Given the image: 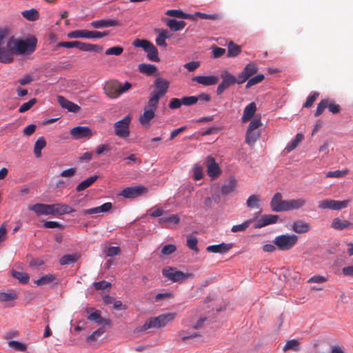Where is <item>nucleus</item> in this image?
<instances>
[{
  "instance_id": "6ab92c4d",
  "label": "nucleus",
  "mask_w": 353,
  "mask_h": 353,
  "mask_svg": "<svg viewBox=\"0 0 353 353\" xmlns=\"http://www.w3.org/2000/svg\"><path fill=\"white\" fill-rule=\"evenodd\" d=\"M330 227L336 230H345L353 228V223L348 220L335 217L332 219Z\"/></svg>"
},
{
  "instance_id": "bf43d9fd",
  "label": "nucleus",
  "mask_w": 353,
  "mask_h": 353,
  "mask_svg": "<svg viewBox=\"0 0 353 353\" xmlns=\"http://www.w3.org/2000/svg\"><path fill=\"white\" fill-rule=\"evenodd\" d=\"M151 43L152 42L148 40L137 39L133 41L132 45L136 48H141L144 51H145L147 50V48L150 47Z\"/></svg>"
},
{
  "instance_id": "423d86ee",
  "label": "nucleus",
  "mask_w": 353,
  "mask_h": 353,
  "mask_svg": "<svg viewBox=\"0 0 353 353\" xmlns=\"http://www.w3.org/2000/svg\"><path fill=\"white\" fill-rule=\"evenodd\" d=\"M162 274L163 276L172 282H182L187 279L193 278L192 273H184L177 270L176 268L168 267L163 270Z\"/></svg>"
},
{
  "instance_id": "dca6fc26",
  "label": "nucleus",
  "mask_w": 353,
  "mask_h": 353,
  "mask_svg": "<svg viewBox=\"0 0 353 353\" xmlns=\"http://www.w3.org/2000/svg\"><path fill=\"white\" fill-rule=\"evenodd\" d=\"M258 71V67L255 63L250 62L248 63L243 71L238 74L239 77V81L241 83H245L249 78L256 74Z\"/></svg>"
},
{
  "instance_id": "c03bdc74",
  "label": "nucleus",
  "mask_w": 353,
  "mask_h": 353,
  "mask_svg": "<svg viewBox=\"0 0 353 353\" xmlns=\"http://www.w3.org/2000/svg\"><path fill=\"white\" fill-rule=\"evenodd\" d=\"M55 280H56V277L54 275L48 274L43 275L40 279L34 281V283L37 285L41 286V285H44L51 283L54 282Z\"/></svg>"
},
{
  "instance_id": "052dcab7",
  "label": "nucleus",
  "mask_w": 353,
  "mask_h": 353,
  "mask_svg": "<svg viewBox=\"0 0 353 353\" xmlns=\"http://www.w3.org/2000/svg\"><path fill=\"white\" fill-rule=\"evenodd\" d=\"M253 219H249L245 221L241 224L233 225L231 230L233 232H238L245 230L252 223Z\"/></svg>"
},
{
  "instance_id": "f704fd0d",
  "label": "nucleus",
  "mask_w": 353,
  "mask_h": 353,
  "mask_svg": "<svg viewBox=\"0 0 353 353\" xmlns=\"http://www.w3.org/2000/svg\"><path fill=\"white\" fill-rule=\"evenodd\" d=\"M166 25L170 28L171 30L179 31L182 30L185 26L186 23L184 21H176L174 19H167Z\"/></svg>"
},
{
  "instance_id": "39448f33",
  "label": "nucleus",
  "mask_w": 353,
  "mask_h": 353,
  "mask_svg": "<svg viewBox=\"0 0 353 353\" xmlns=\"http://www.w3.org/2000/svg\"><path fill=\"white\" fill-rule=\"evenodd\" d=\"M221 78L222 79L221 83L218 85L216 89L218 95L221 94L225 90L236 83L242 84L241 82L239 81V76L236 77L228 70H224L221 72Z\"/></svg>"
},
{
  "instance_id": "1a4fd4ad",
  "label": "nucleus",
  "mask_w": 353,
  "mask_h": 353,
  "mask_svg": "<svg viewBox=\"0 0 353 353\" xmlns=\"http://www.w3.org/2000/svg\"><path fill=\"white\" fill-rule=\"evenodd\" d=\"M349 203V200L336 201L326 199L318 201V208L321 210H341L347 208Z\"/></svg>"
},
{
  "instance_id": "20e7f679",
  "label": "nucleus",
  "mask_w": 353,
  "mask_h": 353,
  "mask_svg": "<svg viewBox=\"0 0 353 353\" xmlns=\"http://www.w3.org/2000/svg\"><path fill=\"white\" fill-rule=\"evenodd\" d=\"M299 240L296 234H281L276 236L273 243L281 251H288L291 250L297 243Z\"/></svg>"
},
{
  "instance_id": "2eb2a0df",
  "label": "nucleus",
  "mask_w": 353,
  "mask_h": 353,
  "mask_svg": "<svg viewBox=\"0 0 353 353\" xmlns=\"http://www.w3.org/2000/svg\"><path fill=\"white\" fill-rule=\"evenodd\" d=\"M70 134L74 139H81L90 138L92 132L88 126H77L70 130Z\"/></svg>"
},
{
  "instance_id": "ddd939ff",
  "label": "nucleus",
  "mask_w": 353,
  "mask_h": 353,
  "mask_svg": "<svg viewBox=\"0 0 353 353\" xmlns=\"http://www.w3.org/2000/svg\"><path fill=\"white\" fill-rule=\"evenodd\" d=\"M147 192V188L142 185L128 187L124 188L119 194L124 198L133 199Z\"/></svg>"
},
{
  "instance_id": "9b49d317",
  "label": "nucleus",
  "mask_w": 353,
  "mask_h": 353,
  "mask_svg": "<svg viewBox=\"0 0 353 353\" xmlns=\"http://www.w3.org/2000/svg\"><path fill=\"white\" fill-rule=\"evenodd\" d=\"M201 336L199 332L194 330L192 323L186 324L185 327L179 331L176 334V341L185 342L189 339Z\"/></svg>"
},
{
  "instance_id": "f8f14e48",
  "label": "nucleus",
  "mask_w": 353,
  "mask_h": 353,
  "mask_svg": "<svg viewBox=\"0 0 353 353\" xmlns=\"http://www.w3.org/2000/svg\"><path fill=\"white\" fill-rule=\"evenodd\" d=\"M205 164L207 168L208 175L211 179H215L221 174V170L219 164L215 161L214 158L212 156L207 157Z\"/></svg>"
},
{
  "instance_id": "a19ab883",
  "label": "nucleus",
  "mask_w": 353,
  "mask_h": 353,
  "mask_svg": "<svg viewBox=\"0 0 353 353\" xmlns=\"http://www.w3.org/2000/svg\"><path fill=\"white\" fill-rule=\"evenodd\" d=\"M11 275L22 284L28 283L30 279L28 274L23 272H19L14 270L11 271Z\"/></svg>"
},
{
  "instance_id": "cd10ccee",
  "label": "nucleus",
  "mask_w": 353,
  "mask_h": 353,
  "mask_svg": "<svg viewBox=\"0 0 353 353\" xmlns=\"http://www.w3.org/2000/svg\"><path fill=\"white\" fill-rule=\"evenodd\" d=\"M306 203V201L303 198L293 199L287 200L285 211L298 210L303 208Z\"/></svg>"
},
{
  "instance_id": "de8ad7c7",
  "label": "nucleus",
  "mask_w": 353,
  "mask_h": 353,
  "mask_svg": "<svg viewBox=\"0 0 353 353\" xmlns=\"http://www.w3.org/2000/svg\"><path fill=\"white\" fill-rule=\"evenodd\" d=\"M159 99V97L152 93V97L149 99L148 102L144 108L156 112Z\"/></svg>"
},
{
  "instance_id": "4c0bfd02",
  "label": "nucleus",
  "mask_w": 353,
  "mask_h": 353,
  "mask_svg": "<svg viewBox=\"0 0 353 353\" xmlns=\"http://www.w3.org/2000/svg\"><path fill=\"white\" fill-rule=\"evenodd\" d=\"M147 53V58L152 61L157 62L159 61V53L157 48L152 43L147 50L145 51Z\"/></svg>"
},
{
  "instance_id": "c85d7f7f",
  "label": "nucleus",
  "mask_w": 353,
  "mask_h": 353,
  "mask_svg": "<svg viewBox=\"0 0 353 353\" xmlns=\"http://www.w3.org/2000/svg\"><path fill=\"white\" fill-rule=\"evenodd\" d=\"M256 111V106L255 103L252 102L245 106L243 114L241 118L242 122L246 123L250 121L254 115Z\"/></svg>"
},
{
  "instance_id": "a18cd8bd",
  "label": "nucleus",
  "mask_w": 353,
  "mask_h": 353,
  "mask_svg": "<svg viewBox=\"0 0 353 353\" xmlns=\"http://www.w3.org/2000/svg\"><path fill=\"white\" fill-rule=\"evenodd\" d=\"M300 350V343L296 339L288 341L283 347V352L288 350L299 351Z\"/></svg>"
},
{
  "instance_id": "4468645a",
  "label": "nucleus",
  "mask_w": 353,
  "mask_h": 353,
  "mask_svg": "<svg viewBox=\"0 0 353 353\" xmlns=\"http://www.w3.org/2000/svg\"><path fill=\"white\" fill-rule=\"evenodd\" d=\"M154 85L155 90L153 92V94L161 98L167 93L170 86V82L165 79L159 77L155 79Z\"/></svg>"
},
{
  "instance_id": "2f4dec72",
  "label": "nucleus",
  "mask_w": 353,
  "mask_h": 353,
  "mask_svg": "<svg viewBox=\"0 0 353 353\" xmlns=\"http://www.w3.org/2000/svg\"><path fill=\"white\" fill-rule=\"evenodd\" d=\"M54 216L55 215H63L70 214L74 212V209L68 205L63 203H54Z\"/></svg>"
},
{
  "instance_id": "0e129e2a",
  "label": "nucleus",
  "mask_w": 353,
  "mask_h": 353,
  "mask_svg": "<svg viewBox=\"0 0 353 353\" xmlns=\"http://www.w3.org/2000/svg\"><path fill=\"white\" fill-rule=\"evenodd\" d=\"M8 345L17 351L24 352L26 350V345L17 341H10Z\"/></svg>"
},
{
  "instance_id": "864d4df0",
  "label": "nucleus",
  "mask_w": 353,
  "mask_h": 353,
  "mask_svg": "<svg viewBox=\"0 0 353 353\" xmlns=\"http://www.w3.org/2000/svg\"><path fill=\"white\" fill-rule=\"evenodd\" d=\"M303 139V136L301 134H297L295 137V139L292 140L285 148L287 152H291L294 150L298 144L302 141Z\"/></svg>"
},
{
  "instance_id": "a211bd4d",
  "label": "nucleus",
  "mask_w": 353,
  "mask_h": 353,
  "mask_svg": "<svg viewBox=\"0 0 353 353\" xmlns=\"http://www.w3.org/2000/svg\"><path fill=\"white\" fill-rule=\"evenodd\" d=\"M105 94L112 99H116L120 96L119 82L117 81H110L108 82L104 87Z\"/></svg>"
},
{
  "instance_id": "0eeeda50",
  "label": "nucleus",
  "mask_w": 353,
  "mask_h": 353,
  "mask_svg": "<svg viewBox=\"0 0 353 353\" xmlns=\"http://www.w3.org/2000/svg\"><path fill=\"white\" fill-rule=\"evenodd\" d=\"M262 125L260 118L254 119L250 123L245 137V142L248 145H253L259 138L260 133L257 129Z\"/></svg>"
},
{
  "instance_id": "bb28decb",
  "label": "nucleus",
  "mask_w": 353,
  "mask_h": 353,
  "mask_svg": "<svg viewBox=\"0 0 353 353\" xmlns=\"http://www.w3.org/2000/svg\"><path fill=\"white\" fill-rule=\"evenodd\" d=\"M154 117L155 112L144 108L143 114L139 117V121L143 126L149 127L150 121Z\"/></svg>"
},
{
  "instance_id": "6e6d98bb",
  "label": "nucleus",
  "mask_w": 353,
  "mask_h": 353,
  "mask_svg": "<svg viewBox=\"0 0 353 353\" xmlns=\"http://www.w3.org/2000/svg\"><path fill=\"white\" fill-rule=\"evenodd\" d=\"M17 299V294L13 292H0V301L9 302Z\"/></svg>"
},
{
  "instance_id": "412c9836",
  "label": "nucleus",
  "mask_w": 353,
  "mask_h": 353,
  "mask_svg": "<svg viewBox=\"0 0 353 353\" xmlns=\"http://www.w3.org/2000/svg\"><path fill=\"white\" fill-rule=\"evenodd\" d=\"M233 247L232 243H221L217 245H209L206 248V251L212 253L225 254Z\"/></svg>"
},
{
  "instance_id": "7c9ffc66",
  "label": "nucleus",
  "mask_w": 353,
  "mask_h": 353,
  "mask_svg": "<svg viewBox=\"0 0 353 353\" xmlns=\"http://www.w3.org/2000/svg\"><path fill=\"white\" fill-rule=\"evenodd\" d=\"M292 230L296 233H306L310 230V225L302 220H298L293 223Z\"/></svg>"
},
{
  "instance_id": "338daca9",
  "label": "nucleus",
  "mask_w": 353,
  "mask_h": 353,
  "mask_svg": "<svg viewBox=\"0 0 353 353\" xmlns=\"http://www.w3.org/2000/svg\"><path fill=\"white\" fill-rule=\"evenodd\" d=\"M43 226L46 228H59V230H63L64 228V225L59 223L57 221H46L43 223Z\"/></svg>"
},
{
  "instance_id": "a878e982",
  "label": "nucleus",
  "mask_w": 353,
  "mask_h": 353,
  "mask_svg": "<svg viewBox=\"0 0 353 353\" xmlns=\"http://www.w3.org/2000/svg\"><path fill=\"white\" fill-rule=\"evenodd\" d=\"M57 100L60 105L62 108L67 109L69 112H77L80 110V107L78 105L68 101L62 96H59Z\"/></svg>"
},
{
  "instance_id": "69168bd1",
  "label": "nucleus",
  "mask_w": 353,
  "mask_h": 353,
  "mask_svg": "<svg viewBox=\"0 0 353 353\" xmlns=\"http://www.w3.org/2000/svg\"><path fill=\"white\" fill-rule=\"evenodd\" d=\"M123 52V48L121 46H114L110 48L105 50L106 55H116L119 56Z\"/></svg>"
},
{
  "instance_id": "13d9d810",
  "label": "nucleus",
  "mask_w": 353,
  "mask_h": 353,
  "mask_svg": "<svg viewBox=\"0 0 353 353\" xmlns=\"http://www.w3.org/2000/svg\"><path fill=\"white\" fill-rule=\"evenodd\" d=\"M81 41H61L57 43V47H64L67 48H77L78 49H81Z\"/></svg>"
},
{
  "instance_id": "37998d69",
  "label": "nucleus",
  "mask_w": 353,
  "mask_h": 353,
  "mask_svg": "<svg viewBox=\"0 0 353 353\" xmlns=\"http://www.w3.org/2000/svg\"><path fill=\"white\" fill-rule=\"evenodd\" d=\"M79 258L78 254H65L59 260V263L62 265H69L76 262Z\"/></svg>"
},
{
  "instance_id": "c9c22d12",
  "label": "nucleus",
  "mask_w": 353,
  "mask_h": 353,
  "mask_svg": "<svg viewBox=\"0 0 353 353\" xmlns=\"http://www.w3.org/2000/svg\"><path fill=\"white\" fill-rule=\"evenodd\" d=\"M99 176L97 175H94L86 179L77 185L76 187V190L77 192L84 190L85 189L91 186L97 180Z\"/></svg>"
},
{
  "instance_id": "4d7b16f0",
  "label": "nucleus",
  "mask_w": 353,
  "mask_h": 353,
  "mask_svg": "<svg viewBox=\"0 0 353 353\" xmlns=\"http://www.w3.org/2000/svg\"><path fill=\"white\" fill-rule=\"evenodd\" d=\"M46 204L36 203L33 205L29 206V210L34 211L38 215H46Z\"/></svg>"
},
{
  "instance_id": "f257e3e1",
  "label": "nucleus",
  "mask_w": 353,
  "mask_h": 353,
  "mask_svg": "<svg viewBox=\"0 0 353 353\" xmlns=\"http://www.w3.org/2000/svg\"><path fill=\"white\" fill-rule=\"evenodd\" d=\"M37 39L31 36L26 39H15L13 37L8 39V46L12 47L14 55L29 56L35 50Z\"/></svg>"
},
{
  "instance_id": "e433bc0d",
  "label": "nucleus",
  "mask_w": 353,
  "mask_h": 353,
  "mask_svg": "<svg viewBox=\"0 0 353 353\" xmlns=\"http://www.w3.org/2000/svg\"><path fill=\"white\" fill-rule=\"evenodd\" d=\"M138 68L140 72L148 76L153 75L157 70V68L154 65L148 63H141Z\"/></svg>"
},
{
  "instance_id": "e2e57ef3",
  "label": "nucleus",
  "mask_w": 353,
  "mask_h": 353,
  "mask_svg": "<svg viewBox=\"0 0 353 353\" xmlns=\"http://www.w3.org/2000/svg\"><path fill=\"white\" fill-rule=\"evenodd\" d=\"M36 103H37V99L33 98V99H30L29 101L23 103L20 106V108L19 109V112L20 113H23V112H25L29 110Z\"/></svg>"
},
{
  "instance_id": "5fc2aeb1",
  "label": "nucleus",
  "mask_w": 353,
  "mask_h": 353,
  "mask_svg": "<svg viewBox=\"0 0 353 353\" xmlns=\"http://www.w3.org/2000/svg\"><path fill=\"white\" fill-rule=\"evenodd\" d=\"M264 78L265 77L262 74H257L253 77L249 78V79L247 80L248 82L245 85V88L249 89L252 86L261 83L264 79Z\"/></svg>"
},
{
  "instance_id": "473e14b6",
  "label": "nucleus",
  "mask_w": 353,
  "mask_h": 353,
  "mask_svg": "<svg viewBox=\"0 0 353 353\" xmlns=\"http://www.w3.org/2000/svg\"><path fill=\"white\" fill-rule=\"evenodd\" d=\"M180 221V218L177 214H172L168 217H162L159 220V224L162 228H169L170 224H178Z\"/></svg>"
},
{
  "instance_id": "c756f323",
  "label": "nucleus",
  "mask_w": 353,
  "mask_h": 353,
  "mask_svg": "<svg viewBox=\"0 0 353 353\" xmlns=\"http://www.w3.org/2000/svg\"><path fill=\"white\" fill-rule=\"evenodd\" d=\"M156 32L159 33L158 37L156 38V43L159 46H162L163 48L167 47V43L165 42L166 39H168L170 37V34L169 32L164 29H156Z\"/></svg>"
},
{
  "instance_id": "49530a36",
  "label": "nucleus",
  "mask_w": 353,
  "mask_h": 353,
  "mask_svg": "<svg viewBox=\"0 0 353 353\" xmlns=\"http://www.w3.org/2000/svg\"><path fill=\"white\" fill-rule=\"evenodd\" d=\"M165 14L168 16L181 19H194L192 15L185 14L181 10H168L166 11Z\"/></svg>"
},
{
  "instance_id": "b1692460",
  "label": "nucleus",
  "mask_w": 353,
  "mask_h": 353,
  "mask_svg": "<svg viewBox=\"0 0 353 353\" xmlns=\"http://www.w3.org/2000/svg\"><path fill=\"white\" fill-rule=\"evenodd\" d=\"M192 80L205 86L215 85L219 81V77L216 76H196Z\"/></svg>"
},
{
  "instance_id": "f03ea898",
  "label": "nucleus",
  "mask_w": 353,
  "mask_h": 353,
  "mask_svg": "<svg viewBox=\"0 0 353 353\" xmlns=\"http://www.w3.org/2000/svg\"><path fill=\"white\" fill-rule=\"evenodd\" d=\"M176 313H167L161 314L157 317L149 318L143 325L137 328V331H146L150 328H161L172 322L176 317Z\"/></svg>"
},
{
  "instance_id": "5701e85b",
  "label": "nucleus",
  "mask_w": 353,
  "mask_h": 353,
  "mask_svg": "<svg viewBox=\"0 0 353 353\" xmlns=\"http://www.w3.org/2000/svg\"><path fill=\"white\" fill-rule=\"evenodd\" d=\"M95 30L90 31L87 30H77L68 33V37L72 39L85 38L95 39Z\"/></svg>"
},
{
  "instance_id": "393cba45",
  "label": "nucleus",
  "mask_w": 353,
  "mask_h": 353,
  "mask_svg": "<svg viewBox=\"0 0 353 353\" xmlns=\"http://www.w3.org/2000/svg\"><path fill=\"white\" fill-rule=\"evenodd\" d=\"M112 203L110 202H107L100 206H97V207L90 208V209L83 210L81 213L83 215H87V214H99V213H102V212H107L109 210H110L112 209Z\"/></svg>"
},
{
  "instance_id": "4be33fe9",
  "label": "nucleus",
  "mask_w": 353,
  "mask_h": 353,
  "mask_svg": "<svg viewBox=\"0 0 353 353\" xmlns=\"http://www.w3.org/2000/svg\"><path fill=\"white\" fill-rule=\"evenodd\" d=\"M92 28L99 29L112 26H119L121 23L119 21L109 19L93 21L90 23Z\"/></svg>"
},
{
  "instance_id": "9d476101",
  "label": "nucleus",
  "mask_w": 353,
  "mask_h": 353,
  "mask_svg": "<svg viewBox=\"0 0 353 353\" xmlns=\"http://www.w3.org/2000/svg\"><path fill=\"white\" fill-rule=\"evenodd\" d=\"M327 108L333 114H337L341 111L339 105L336 104L335 102L331 99H322L318 103L314 116L316 117L320 116Z\"/></svg>"
},
{
  "instance_id": "72a5a7b5",
  "label": "nucleus",
  "mask_w": 353,
  "mask_h": 353,
  "mask_svg": "<svg viewBox=\"0 0 353 353\" xmlns=\"http://www.w3.org/2000/svg\"><path fill=\"white\" fill-rule=\"evenodd\" d=\"M236 185V180L234 177H230L228 181L225 182L221 187V193L227 195L231 193Z\"/></svg>"
},
{
  "instance_id": "ea45409f",
  "label": "nucleus",
  "mask_w": 353,
  "mask_h": 353,
  "mask_svg": "<svg viewBox=\"0 0 353 353\" xmlns=\"http://www.w3.org/2000/svg\"><path fill=\"white\" fill-rule=\"evenodd\" d=\"M241 52V47L235 44L233 41H230L228 46V57H237Z\"/></svg>"
},
{
  "instance_id": "f3484780",
  "label": "nucleus",
  "mask_w": 353,
  "mask_h": 353,
  "mask_svg": "<svg viewBox=\"0 0 353 353\" xmlns=\"http://www.w3.org/2000/svg\"><path fill=\"white\" fill-rule=\"evenodd\" d=\"M287 200L282 199V195L281 193H276L271 201H270V207L271 210L273 212H285L286 208Z\"/></svg>"
},
{
  "instance_id": "774afa93",
  "label": "nucleus",
  "mask_w": 353,
  "mask_h": 353,
  "mask_svg": "<svg viewBox=\"0 0 353 353\" xmlns=\"http://www.w3.org/2000/svg\"><path fill=\"white\" fill-rule=\"evenodd\" d=\"M318 97V92H314L312 94L309 95L303 105V107L307 108H310L313 105L314 102L316 101Z\"/></svg>"
},
{
  "instance_id": "58836bf2",
  "label": "nucleus",
  "mask_w": 353,
  "mask_h": 353,
  "mask_svg": "<svg viewBox=\"0 0 353 353\" xmlns=\"http://www.w3.org/2000/svg\"><path fill=\"white\" fill-rule=\"evenodd\" d=\"M46 145V141L43 137H40L36 141L34 147V153L37 157H40L41 155V150Z\"/></svg>"
},
{
  "instance_id": "3c124183",
  "label": "nucleus",
  "mask_w": 353,
  "mask_h": 353,
  "mask_svg": "<svg viewBox=\"0 0 353 353\" xmlns=\"http://www.w3.org/2000/svg\"><path fill=\"white\" fill-rule=\"evenodd\" d=\"M198 239L193 235H188L187 237V246L189 249L192 250L195 252L199 251L198 246Z\"/></svg>"
},
{
  "instance_id": "79ce46f5",
  "label": "nucleus",
  "mask_w": 353,
  "mask_h": 353,
  "mask_svg": "<svg viewBox=\"0 0 353 353\" xmlns=\"http://www.w3.org/2000/svg\"><path fill=\"white\" fill-rule=\"evenodd\" d=\"M80 50L85 52H101L103 50V47L97 44L81 42Z\"/></svg>"
},
{
  "instance_id": "aec40b11",
  "label": "nucleus",
  "mask_w": 353,
  "mask_h": 353,
  "mask_svg": "<svg viewBox=\"0 0 353 353\" xmlns=\"http://www.w3.org/2000/svg\"><path fill=\"white\" fill-rule=\"evenodd\" d=\"M279 219V216L276 214H264L256 223L254 228H261L266 225L276 223Z\"/></svg>"
},
{
  "instance_id": "6e6552de",
  "label": "nucleus",
  "mask_w": 353,
  "mask_h": 353,
  "mask_svg": "<svg viewBox=\"0 0 353 353\" xmlns=\"http://www.w3.org/2000/svg\"><path fill=\"white\" fill-rule=\"evenodd\" d=\"M132 117L130 114L114 123V128L115 135L120 138H127L130 135V124Z\"/></svg>"
},
{
  "instance_id": "680f3d73",
  "label": "nucleus",
  "mask_w": 353,
  "mask_h": 353,
  "mask_svg": "<svg viewBox=\"0 0 353 353\" xmlns=\"http://www.w3.org/2000/svg\"><path fill=\"white\" fill-rule=\"evenodd\" d=\"M89 310H91L92 312L89 314L88 319L92 321H94L95 323L99 324V321L101 319V312L97 310H94L93 308L88 309V312H89Z\"/></svg>"
},
{
  "instance_id": "7ed1b4c3",
  "label": "nucleus",
  "mask_w": 353,
  "mask_h": 353,
  "mask_svg": "<svg viewBox=\"0 0 353 353\" xmlns=\"http://www.w3.org/2000/svg\"><path fill=\"white\" fill-rule=\"evenodd\" d=\"M8 34L6 28H0V62L3 63H10L14 61L12 47L8 46V41L4 46L5 39Z\"/></svg>"
},
{
  "instance_id": "8fccbe9b",
  "label": "nucleus",
  "mask_w": 353,
  "mask_h": 353,
  "mask_svg": "<svg viewBox=\"0 0 353 353\" xmlns=\"http://www.w3.org/2000/svg\"><path fill=\"white\" fill-rule=\"evenodd\" d=\"M21 14L25 19L31 21H36L39 19L38 11L33 8L28 10H23L21 12Z\"/></svg>"
},
{
  "instance_id": "09e8293b",
  "label": "nucleus",
  "mask_w": 353,
  "mask_h": 353,
  "mask_svg": "<svg viewBox=\"0 0 353 353\" xmlns=\"http://www.w3.org/2000/svg\"><path fill=\"white\" fill-rule=\"evenodd\" d=\"M194 16L199 17L203 19H209L212 21L220 20L223 18V15L220 13L205 14L200 12H195Z\"/></svg>"
},
{
  "instance_id": "603ef678",
  "label": "nucleus",
  "mask_w": 353,
  "mask_h": 353,
  "mask_svg": "<svg viewBox=\"0 0 353 353\" xmlns=\"http://www.w3.org/2000/svg\"><path fill=\"white\" fill-rule=\"evenodd\" d=\"M260 198L259 195L252 194L248 197L246 205L249 208H258L259 207Z\"/></svg>"
}]
</instances>
